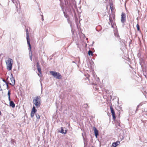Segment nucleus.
<instances>
[{
  "label": "nucleus",
  "instance_id": "nucleus-1",
  "mask_svg": "<svg viewBox=\"0 0 147 147\" xmlns=\"http://www.w3.org/2000/svg\"><path fill=\"white\" fill-rule=\"evenodd\" d=\"M33 102L36 107H39L40 106L41 103L40 96H37L35 97L33 100Z\"/></svg>",
  "mask_w": 147,
  "mask_h": 147
},
{
  "label": "nucleus",
  "instance_id": "nucleus-2",
  "mask_svg": "<svg viewBox=\"0 0 147 147\" xmlns=\"http://www.w3.org/2000/svg\"><path fill=\"white\" fill-rule=\"evenodd\" d=\"M7 65V69L8 70H11L13 64V60L12 59L9 58L6 61Z\"/></svg>",
  "mask_w": 147,
  "mask_h": 147
},
{
  "label": "nucleus",
  "instance_id": "nucleus-3",
  "mask_svg": "<svg viewBox=\"0 0 147 147\" xmlns=\"http://www.w3.org/2000/svg\"><path fill=\"white\" fill-rule=\"evenodd\" d=\"M50 73L51 74L53 75L54 77L57 79H60L61 78L62 76L59 73L56 72L54 71H50Z\"/></svg>",
  "mask_w": 147,
  "mask_h": 147
},
{
  "label": "nucleus",
  "instance_id": "nucleus-4",
  "mask_svg": "<svg viewBox=\"0 0 147 147\" xmlns=\"http://www.w3.org/2000/svg\"><path fill=\"white\" fill-rule=\"evenodd\" d=\"M26 40L27 42L29 47V48L28 49L29 50L30 52L31 51V47L30 44V39L29 38V35L28 33V30H26Z\"/></svg>",
  "mask_w": 147,
  "mask_h": 147
},
{
  "label": "nucleus",
  "instance_id": "nucleus-5",
  "mask_svg": "<svg viewBox=\"0 0 147 147\" xmlns=\"http://www.w3.org/2000/svg\"><path fill=\"white\" fill-rule=\"evenodd\" d=\"M115 18V16L113 15H111L109 16V22L111 23V25L112 27H113V25L115 24V22H114Z\"/></svg>",
  "mask_w": 147,
  "mask_h": 147
},
{
  "label": "nucleus",
  "instance_id": "nucleus-6",
  "mask_svg": "<svg viewBox=\"0 0 147 147\" xmlns=\"http://www.w3.org/2000/svg\"><path fill=\"white\" fill-rule=\"evenodd\" d=\"M126 20V14L122 12L121 15V21L122 23H124Z\"/></svg>",
  "mask_w": 147,
  "mask_h": 147
},
{
  "label": "nucleus",
  "instance_id": "nucleus-7",
  "mask_svg": "<svg viewBox=\"0 0 147 147\" xmlns=\"http://www.w3.org/2000/svg\"><path fill=\"white\" fill-rule=\"evenodd\" d=\"M110 109L111 111V113H112V115L114 120L115 119L116 117L115 116V113L114 110L112 106H110Z\"/></svg>",
  "mask_w": 147,
  "mask_h": 147
},
{
  "label": "nucleus",
  "instance_id": "nucleus-8",
  "mask_svg": "<svg viewBox=\"0 0 147 147\" xmlns=\"http://www.w3.org/2000/svg\"><path fill=\"white\" fill-rule=\"evenodd\" d=\"M93 128V130H94V133L95 134V136L96 137V138H97V136L98 135V131L97 129L95 127H94Z\"/></svg>",
  "mask_w": 147,
  "mask_h": 147
},
{
  "label": "nucleus",
  "instance_id": "nucleus-9",
  "mask_svg": "<svg viewBox=\"0 0 147 147\" xmlns=\"http://www.w3.org/2000/svg\"><path fill=\"white\" fill-rule=\"evenodd\" d=\"M11 82L12 83H9V84L13 86L15 83V80L14 77H12L10 78Z\"/></svg>",
  "mask_w": 147,
  "mask_h": 147
},
{
  "label": "nucleus",
  "instance_id": "nucleus-10",
  "mask_svg": "<svg viewBox=\"0 0 147 147\" xmlns=\"http://www.w3.org/2000/svg\"><path fill=\"white\" fill-rule=\"evenodd\" d=\"M120 144V142L117 141L113 143L112 144V146L113 147H116Z\"/></svg>",
  "mask_w": 147,
  "mask_h": 147
},
{
  "label": "nucleus",
  "instance_id": "nucleus-11",
  "mask_svg": "<svg viewBox=\"0 0 147 147\" xmlns=\"http://www.w3.org/2000/svg\"><path fill=\"white\" fill-rule=\"evenodd\" d=\"M36 66L37 68V69L38 72L40 74H41V69L39 65V64L38 63H37L36 64Z\"/></svg>",
  "mask_w": 147,
  "mask_h": 147
},
{
  "label": "nucleus",
  "instance_id": "nucleus-12",
  "mask_svg": "<svg viewBox=\"0 0 147 147\" xmlns=\"http://www.w3.org/2000/svg\"><path fill=\"white\" fill-rule=\"evenodd\" d=\"M61 130H59V132L63 134H66L67 132V130H65V132L64 131V129H63V127H62L61 128Z\"/></svg>",
  "mask_w": 147,
  "mask_h": 147
},
{
  "label": "nucleus",
  "instance_id": "nucleus-13",
  "mask_svg": "<svg viewBox=\"0 0 147 147\" xmlns=\"http://www.w3.org/2000/svg\"><path fill=\"white\" fill-rule=\"evenodd\" d=\"M9 105L10 107L12 108H14L15 107V104L13 101H10L9 102Z\"/></svg>",
  "mask_w": 147,
  "mask_h": 147
},
{
  "label": "nucleus",
  "instance_id": "nucleus-14",
  "mask_svg": "<svg viewBox=\"0 0 147 147\" xmlns=\"http://www.w3.org/2000/svg\"><path fill=\"white\" fill-rule=\"evenodd\" d=\"M37 111L36 110V109L35 107L34 106H33L31 111L34 112H36Z\"/></svg>",
  "mask_w": 147,
  "mask_h": 147
},
{
  "label": "nucleus",
  "instance_id": "nucleus-15",
  "mask_svg": "<svg viewBox=\"0 0 147 147\" xmlns=\"http://www.w3.org/2000/svg\"><path fill=\"white\" fill-rule=\"evenodd\" d=\"M12 2L15 4V5H16V4H17V0H11Z\"/></svg>",
  "mask_w": 147,
  "mask_h": 147
},
{
  "label": "nucleus",
  "instance_id": "nucleus-16",
  "mask_svg": "<svg viewBox=\"0 0 147 147\" xmlns=\"http://www.w3.org/2000/svg\"><path fill=\"white\" fill-rule=\"evenodd\" d=\"M88 54L89 55H92V56L93 55V53L92 52V51H90V50H89V51H88Z\"/></svg>",
  "mask_w": 147,
  "mask_h": 147
},
{
  "label": "nucleus",
  "instance_id": "nucleus-17",
  "mask_svg": "<svg viewBox=\"0 0 147 147\" xmlns=\"http://www.w3.org/2000/svg\"><path fill=\"white\" fill-rule=\"evenodd\" d=\"M35 112H32V111H31V117H33L34 113Z\"/></svg>",
  "mask_w": 147,
  "mask_h": 147
},
{
  "label": "nucleus",
  "instance_id": "nucleus-18",
  "mask_svg": "<svg viewBox=\"0 0 147 147\" xmlns=\"http://www.w3.org/2000/svg\"><path fill=\"white\" fill-rule=\"evenodd\" d=\"M36 116L37 119H40V116L38 114H36Z\"/></svg>",
  "mask_w": 147,
  "mask_h": 147
},
{
  "label": "nucleus",
  "instance_id": "nucleus-19",
  "mask_svg": "<svg viewBox=\"0 0 147 147\" xmlns=\"http://www.w3.org/2000/svg\"><path fill=\"white\" fill-rule=\"evenodd\" d=\"M136 27H137V29L138 30V31L140 30V27H139V25L138 24H137L136 25Z\"/></svg>",
  "mask_w": 147,
  "mask_h": 147
},
{
  "label": "nucleus",
  "instance_id": "nucleus-20",
  "mask_svg": "<svg viewBox=\"0 0 147 147\" xmlns=\"http://www.w3.org/2000/svg\"><path fill=\"white\" fill-rule=\"evenodd\" d=\"M10 94H11V93H10V91L9 90L8 91V94H7L8 95V97H10Z\"/></svg>",
  "mask_w": 147,
  "mask_h": 147
},
{
  "label": "nucleus",
  "instance_id": "nucleus-21",
  "mask_svg": "<svg viewBox=\"0 0 147 147\" xmlns=\"http://www.w3.org/2000/svg\"><path fill=\"white\" fill-rule=\"evenodd\" d=\"M63 13H64V16L66 18H67V15L66 14V13L64 12H63Z\"/></svg>",
  "mask_w": 147,
  "mask_h": 147
},
{
  "label": "nucleus",
  "instance_id": "nucleus-22",
  "mask_svg": "<svg viewBox=\"0 0 147 147\" xmlns=\"http://www.w3.org/2000/svg\"><path fill=\"white\" fill-rule=\"evenodd\" d=\"M6 86H7V89H9V87H8V83H6Z\"/></svg>",
  "mask_w": 147,
  "mask_h": 147
},
{
  "label": "nucleus",
  "instance_id": "nucleus-23",
  "mask_svg": "<svg viewBox=\"0 0 147 147\" xmlns=\"http://www.w3.org/2000/svg\"><path fill=\"white\" fill-rule=\"evenodd\" d=\"M41 16H42V21H43V20H44V19H43V16L42 15H41Z\"/></svg>",
  "mask_w": 147,
  "mask_h": 147
},
{
  "label": "nucleus",
  "instance_id": "nucleus-24",
  "mask_svg": "<svg viewBox=\"0 0 147 147\" xmlns=\"http://www.w3.org/2000/svg\"><path fill=\"white\" fill-rule=\"evenodd\" d=\"M3 81L6 84V83H7V82H6L5 80H4V79L3 80Z\"/></svg>",
  "mask_w": 147,
  "mask_h": 147
},
{
  "label": "nucleus",
  "instance_id": "nucleus-25",
  "mask_svg": "<svg viewBox=\"0 0 147 147\" xmlns=\"http://www.w3.org/2000/svg\"><path fill=\"white\" fill-rule=\"evenodd\" d=\"M8 99L10 101H11L10 97H8Z\"/></svg>",
  "mask_w": 147,
  "mask_h": 147
},
{
  "label": "nucleus",
  "instance_id": "nucleus-26",
  "mask_svg": "<svg viewBox=\"0 0 147 147\" xmlns=\"http://www.w3.org/2000/svg\"><path fill=\"white\" fill-rule=\"evenodd\" d=\"M12 77H13V75L12 74H11V78Z\"/></svg>",
  "mask_w": 147,
  "mask_h": 147
},
{
  "label": "nucleus",
  "instance_id": "nucleus-27",
  "mask_svg": "<svg viewBox=\"0 0 147 147\" xmlns=\"http://www.w3.org/2000/svg\"><path fill=\"white\" fill-rule=\"evenodd\" d=\"M110 8H111V10L112 11V9H113V7H112L111 6H110Z\"/></svg>",
  "mask_w": 147,
  "mask_h": 147
},
{
  "label": "nucleus",
  "instance_id": "nucleus-28",
  "mask_svg": "<svg viewBox=\"0 0 147 147\" xmlns=\"http://www.w3.org/2000/svg\"><path fill=\"white\" fill-rule=\"evenodd\" d=\"M30 59L31 60H32V56H30Z\"/></svg>",
  "mask_w": 147,
  "mask_h": 147
},
{
  "label": "nucleus",
  "instance_id": "nucleus-29",
  "mask_svg": "<svg viewBox=\"0 0 147 147\" xmlns=\"http://www.w3.org/2000/svg\"><path fill=\"white\" fill-rule=\"evenodd\" d=\"M82 136H83V139H84V136H83V134H82Z\"/></svg>",
  "mask_w": 147,
  "mask_h": 147
},
{
  "label": "nucleus",
  "instance_id": "nucleus-30",
  "mask_svg": "<svg viewBox=\"0 0 147 147\" xmlns=\"http://www.w3.org/2000/svg\"><path fill=\"white\" fill-rule=\"evenodd\" d=\"M1 112L0 111V115H1Z\"/></svg>",
  "mask_w": 147,
  "mask_h": 147
},
{
  "label": "nucleus",
  "instance_id": "nucleus-31",
  "mask_svg": "<svg viewBox=\"0 0 147 147\" xmlns=\"http://www.w3.org/2000/svg\"><path fill=\"white\" fill-rule=\"evenodd\" d=\"M84 105L87 106V104H85Z\"/></svg>",
  "mask_w": 147,
  "mask_h": 147
},
{
  "label": "nucleus",
  "instance_id": "nucleus-32",
  "mask_svg": "<svg viewBox=\"0 0 147 147\" xmlns=\"http://www.w3.org/2000/svg\"><path fill=\"white\" fill-rule=\"evenodd\" d=\"M92 147H94L93 146Z\"/></svg>",
  "mask_w": 147,
  "mask_h": 147
}]
</instances>
